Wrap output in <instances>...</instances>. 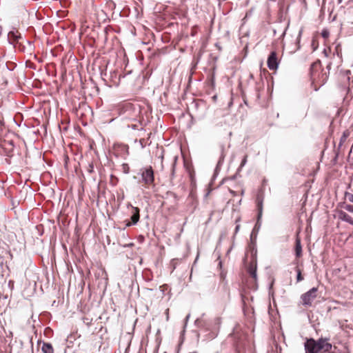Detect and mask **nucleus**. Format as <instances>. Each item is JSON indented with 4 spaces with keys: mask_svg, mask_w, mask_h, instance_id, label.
<instances>
[{
    "mask_svg": "<svg viewBox=\"0 0 353 353\" xmlns=\"http://www.w3.org/2000/svg\"><path fill=\"white\" fill-rule=\"evenodd\" d=\"M141 181L146 185H151L154 181V173L152 166H146L140 169Z\"/></svg>",
    "mask_w": 353,
    "mask_h": 353,
    "instance_id": "f257e3e1",
    "label": "nucleus"
},
{
    "mask_svg": "<svg viewBox=\"0 0 353 353\" xmlns=\"http://www.w3.org/2000/svg\"><path fill=\"white\" fill-rule=\"evenodd\" d=\"M304 348L305 353H319L321 351V337L318 340L313 338L306 339Z\"/></svg>",
    "mask_w": 353,
    "mask_h": 353,
    "instance_id": "f03ea898",
    "label": "nucleus"
},
{
    "mask_svg": "<svg viewBox=\"0 0 353 353\" xmlns=\"http://www.w3.org/2000/svg\"><path fill=\"white\" fill-rule=\"evenodd\" d=\"M204 314H203L201 318L197 319L194 324L199 328H203L205 330H210L212 327V325H219L221 323V320L219 318H215L213 319H205L203 318Z\"/></svg>",
    "mask_w": 353,
    "mask_h": 353,
    "instance_id": "7ed1b4c3",
    "label": "nucleus"
},
{
    "mask_svg": "<svg viewBox=\"0 0 353 353\" xmlns=\"http://www.w3.org/2000/svg\"><path fill=\"white\" fill-rule=\"evenodd\" d=\"M317 288H312L305 293L303 294L301 296V300L302 305L306 307H309L312 305L313 301L317 296Z\"/></svg>",
    "mask_w": 353,
    "mask_h": 353,
    "instance_id": "20e7f679",
    "label": "nucleus"
},
{
    "mask_svg": "<svg viewBox=\"0 0 353 353\" xmlns=\"http://www.w3.org/2000/svg\"><path fill=\"white\" fill-rule=\"evenodd\" d=\"M128 208H131V216L130 220L131 221H125V226L130 227L132 225H136L139 221V212L140 210L137 207H134L131 203L128 204Z\"/></svg>",
    "mask_w": 353,
    "mask_h": 353,
    "instance_id": "39448f33",
    "label": "nucleus"
},
{
    "mask_svg": "<svg viewBox=\"0 0 353 353\" xmlns=\"http://www.w3.org/2000/svg\"><path fill=\"white\" fill-rule=\"evenodd\" d=\"M268 67L270 70H274L278 68L279 61L275 51H272L268 56L267 61Z\"/></svg>",
    "mask_w": 353,
    "mask_h": 353,
    "instance_id": "423d86ee",
    "label": "nucleus"
},
{
    "mask_svg": "<svg viewBox=\"0 0 353 353\" xmlns=\"http://www.w3.org/2000/svg\"><path fill=\"white\" fill-rule=\"evenodd\" d=\"M328 341L329 339L321 337V351L329 352L332 350V345Z\"/></svg>",
    "mask_w": 353,
    "mask_h": 353,
    "instance_id": "0eeeda50",
    "label": "nucleus"
},
{
    "mask_svg": "<svg viewBox=\"0 0 353 353\" xmlns=\"http://www.w3.org/2000/svg\"><path fill=\"white\" fill-rule=\"evenodd\" d=\"M248 272L250 274V275L254 279L256 280L257 279V274H256V262H252L250 263L248 268Z\"/></svg>",
    "mask_w": 353,
    "mask_h": 353,
    "instance_id": "6e6552de",
    "label": "nucleus"
},
{
    "mask_svg": "<svg viewBox=\"0 0 353 353\" xmlns=\"http://www.w3.org/2000/svg\"><path fill=\"white\" fill-rule=\"evenodd\" d=\"M261 226V219H259V217H257L256 223L251 232L250 238L251 239H253L254 238L256 239L257 234L259 232V230Z\"/></svg>",
    "mask_w": 353,
    "mask_h": 353,
    "instance_id": "1a4fd4ad",
    "label": "nucleus"
},
{
    "mask_svg": "<svg viewBox=\"0 0 353 353\" xmlns=\"http://www.w3.org/2000/svg\"><path fill=\"white\" fill-rule=\"evenodd\" d=\"M256 201H257V209H258L257 217H259V219H261L262 214H263V199H261L259 197V196H257Z\"/></svg>",
    "mask_w": 353,
    "mask_h": 353,
    "instance_id": "9d476101",
    "label": "nucleus"
},
{
    "mask_svg": "<svg viewBox=\"0 0 353 353\" xmlns=\"http://www.w3.org/2000/svg\"><path fill=\"white\" fill-rule=\"evenodd\" d=\"M43 353H54V350L52 345L49 343H43L41 347Z\"/></svg>",
    "mask_w": 353,
    "mask_h": 353,
    "instance_id": "9b49d317",
    "label": "nucleus"
},
{
    "mask_svg": "<svg viewBox=\"0 0 353 353\" xmlns=\"http://www.w3.org/2000/svg\"><path fill=\"white\" fill-rule=\"evenodd\" d=\"M302 253V247L301 244V241L299 239L296 240V245H295V254L296 257H299Z\"/></svg>",
    "mask_w": 353,
    "mask_h": 353,
    "instance_id": "f8f14e48",
    "label": "nucleus"
},
{
    "mask_svg": "<svg viewBox=\"0 0 353 353\" xmlns=\"http://www.w3.org/2000/svg\"><path fill=\"white\" fill-rule=\"evenodd\" d=\"M340 218L342 221H345V222H347L348 223H351L352 222V217L349 215L348 214H347L346 212H341L340 214Z\"/></svg>",
    "mask_w": 353,
    "mask_h": 353,
    "instance_id": "ddd939ff",
    "label": "nucleus"
},
{
    "mask_svg": "<svg viewBox=\"0 0 353 353\" xmlns=\"http://www.w3.org/2000/svg\"><path fill=\"white\" fill-rule=\"evenodd\" d=\"M348 136H349L348 132H343V134H342V136L341 137V139H340L339 147H341L343 144V143L347 139Z\"/></svg>",
    "mask_w": 353,
    "mask_h": 353,
    "instance_id": "4468645a",
    "label": "nucleus"
},
{
    "mask_svg": "<svg viewBox=\"0 0 353 353\" xmlns=\"http://www.w3.org/2000/svg\"><path fill=\"white\" fill-rule=\"evenodd\" d=\"M223 150V148H222V151ZM223 159H224V155L222 153L221 157H220V158H219V161L217 163L216 167L215 168V171H217L219 169L220 166L222 165V163L223 162Z\"/></svg>",
    "mask_w": 353,
    "mask_h": 353,
    "instance_id": "2eb2a0df",
    "label": "nucleus"
},
{
    "mask_svg": "<svg viewBox=\"0 0 353 353\" xmlns=\"http://www.w3.org/2000/svg\"><path fill=\"white\" fill-rule=\"evenodd\" d=\"M247 159H248V155H245V157H243V159L241 161L240 166L238 168V171H240L242 169V168L245 165V164L247 163Z\"/></svg>",
    "mask_w": 353,
    "mask_h": 353,
    "instance_id": "dca6fc26",
    "label": "nucleus"
},
{
    "mask_svg": "<svg viewBox=\"0 0 353 353\" xmlns=\"http://www.w3.org/2000/svg\"><path fill=\"white\" fill-rule=\"evenodd\" d=\"M296 273H297V276H296L297 282H300L302 280H303V277L301 275V271L300 269H299V268L296 269Z\"/></svg>",
    "mask_w": 353,
    "mask_h": 353,
    "instance_id": "f3484780",
    "label": "nucleus"
},
{
    "mask_svg": "<svg viewBox=\"0 0 353 353\" xmlns=\"http://www.w3.org/2000/svg\"><path fill=\"white\" fill-rule=\"evenodd\" d=\"M345 196L349 201L353 203V194L350 192H345Z\"/></svg>",
    "mask_w": 353,
    "mask_h": 353,
    "instance_id": "a211bd4d",
    "label": "nucleus"
},
{
    "mask_svg": "<svg viewBox=\"0 0 353 353\" xmlns=\"http://www.w3.org/2000/svg\"><path fill=\"white\" fill-rule=\"evenodd\" d=\"M123 167V171L125 174H128L130 172V167L127 163H123L122 165Z\"/></svg>",
    "mask_w": 353,
    "mask_h": 353,
    "instance_id": "6ab92c4d",
    "label": "nucleus"
},
{
    "mask_svg": "<svg viewBox=\"0 0 353 353\" xmlns=\"http://www.w3.org/2000/svg\"><path fill=\"white\" fill-rule=\"evenodd\" d=\"M176 160H177V157H174V161L172 165V173H171L172 176H173L174 174V168H175V164H176Z\"/></svg>",
    "mask_w": 353,
    "mask_h": 353,
    "instance_id": "aec40b11",
    "label": "nucleus"
},
{
    "mask_svg": "<svg viewBox=\"0 0 353 353\" xmlns=\"http://www.w3.org/2000/svg\"><path fill=\"white\" fill-rule=\"evenodd\" d=\"M8 36L10 37H12L15 41H17L18 39L20 38V36L16 35L14 32H10Z\"/></svg>",
    "mask_w": 353,
    "mask_h": 353,
    "instance_id": "412c9836",
    "label": "nucleus"
},
{
    "mask_svg": "<svg viewBox=\"0 0 353 353\" xmlns=\"http://www.w3.org/2000/svg\"><path fill=\"white\" fill-rule=\"evenodd\" d=\"M345 209L350 212H353V205H346Z\"/></svg>",
    "mask_w": 353,
    "mask_h": 353,
    "instance_id": "4be33fe9",
    "label": "nucleus"
},
{
    "mask_svg": "<svg viewBox=\"0 0 353 353\" xmlns=\"http://www.w3.org/2000/svg\"><path fill=\"white\" fill-rule=\"evenodd\" d=\"M339 350H337V347L336 346H334V350L332 351V352H325V353H340L339 352Z\"/></svg>",
    "mask_w": 353,
    "mask_h": 353,
    "instance_id": "5701e85b",
    "label": "nucleus"
},
{
    "mask_svg": "<svg viewBox=\"0 0 353 353\" xmlns=\"http://www.w3.org/2000/svg\"><path fill=\"white\" fill-rule=\"evenodd\" d=\"M328 35H329V33H328L327 31H323V32H322V36H323V37H325H325H328Z\"/></svg>",
    "mask_w": 353,
    "mask_h": 353,
    "instance_id": "b1692460",
    "label": "nucleus"
},
{
    "mask_svg": "<svg viewBox=\"0 0 353 353\" xmlns=\"http://www.w3.org/2000/svg\"><path fill=\"white\" fill-rule=\"evenodd\" d=\"M143 142H144V139H140L139 140V143H140L141 146L142 148H145V145H144Z\"/></svg>",
    "mask_w": 353,
    "mask_h": 353,
    "instance_id": "393cba45",
    "label": "nucleus"
},
{
    "mask_svg": "<svg viewBox=\"0 0 353 353\" xmlns=\"http://www.w3.org/2000/svg\"><path fill=\"white\" fill-rule=\"evenodd\" d=\"M190 316V314H188L186 316V317H185V326L186 325V324H187V323H188V320H189Z\"/></svg>",
    "mask_w": 353,
    "mask_h": 353,
    "instance_id": "a878e982",
    "label": "nucleus"
},
{
    "mask_svg": "<svg viewBox=\"0 0 353 353\" xmlns=\"http://www.w3.org/2000/svg\"><path fill=\"white\" fill-rule=\"evenodd\" d=\"M301 34H302V30H301L299 31V35H298V37H297L298 42H299V41H300V38H301Z\"/></svg>",
    "mask_w": 353,
    "mask_h": 353,
    "instance_id": "bb28decb",
    "label": "nucleus"
},
{
    "mask_svg": "<svg viewBox=\"0 0 353 353\" xmlns=\"http://www.w3.org/2000/svg\"><path fill=\"white\" fill-rule=\"evenodd\" d=\"M93 165H90V168L88 170L89 172H92L93 171Z\"/></svg>",
    "mask_w": 353,
    "mask_h": 353,
    "instance_id": "cd10ccee",
    "label": "nucleus"
},
{
    "mask_svg": "<svg viewBox=\"0 0 353 353\" xmlns=\"http://www.w3.org/2000/svg\"><path fill=\"white\" fill-rule=\"evenodd\" d=\"M240 228V225H237L235 228V233H237L239 230Z\"/></svg>",
    "mask_w": 353,
    "mask_h": 353,
    "instance_id": "c85d7f7f",
    "label": "nucleus"
},
{
    "mask_svg": "<svg viewBox=\"0 0 353 353\" xmlns=\"http://www.w3.org/2000/svg\"><path fill=\"white\" fill-rule=\"evenodd\" d=\"M168 311H169V310L168 309V310H166V312H165V313H166V319H167V320H168V319H169Z\"/></svg>",
    "mask_w": 353,
    "mask_h": 353,
    "instance_id": "c756f323",
    "label": "nucleus"
},
{
    "mask_svg": "<svg viewBox=\"0 0 353 353\" xmlns=\"http://www.w3.org/2000/svg\"><path fill=\"white\" fill-rule=\"evenodd\" d=\"M339 3H341L342 2V0H338Z\"/></svg>",
    "mask_w": 353,
    "mask_h": 353,
    "instance_id": "7c9ffc66",
    "label": "nucleus"
},
{
    "mask_svg": "<svg viewBox=\"0 0 353 353\" xmlns=\"http://www.w3.org/2000/svg\"><path fill=\"white\" fill-rule=\"evenodd\" d=\"M350 225H353V219L352 220V222H351Z\"/></svg>",
    "mask_w": 353,
    "mask_h": 353,
    "instance_id": "2f4dec72",
    "label": "nucleus"
},
{
    "mask_svg": "<svg viewBox=\"0 0 353 353\" xmlns=\"http://www.w3.org/2000/svg\"><path fill=\"white\" fill-rule=\"evenodd\" d=\"M250 77L251 78H252V77H253V74H250Z\"/></svg>",
    "mask_w": 353,
    "mask_h": 353,
    "instance_id": "473e14b6",
    "label": "nucleus"
},
{
    "mask_svg": "<svg viewBox=\"0 0 353 353\" xmlns=\"http://www.w3.org/2000/svg\"><path fill=\"white\" fill-rule=\"evenodd\" d=\"M161 158L163 160V154L161 156Z\"/></svg>",
    "mask_w": 353,
    "mask_h": 353,
    "instance_id": "72a5a7b5",
    "label": "nucleus"
},
{
    "mask_svg": "<svg viewBox=\"0 0 353 353\" xmlns=\"http://www.w3.org/2000/svg\"><path fill=\"white\" fill-rule=\"evenodd\" d=\"M190 353H198L197 352L194 351V352H190Z\"/></svg>",
    "mask_w": 353,
    "mask_h": 353,
    "instance_id": "f704fd0d",
    "label": "nucleus"
},
{
    "mask_svg": "<svg viewBox=\"0 0 353 353\" xmlns=\"http://www.w3.org/2000/svg\"><path fill=\"white\" fill-rule=\"evenodd\" d=\"M216 353H219V352H216Z\"/></svg>",
    "mask_w": 353,
    "mask_h": 353,
    "instance_id": "c9c22d12",
    "label": "nucleus"
}]
</instances>
